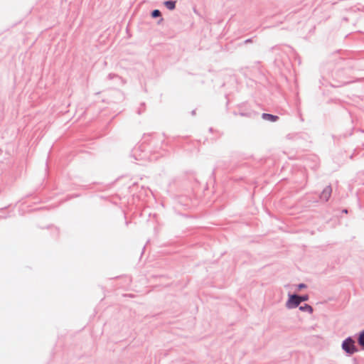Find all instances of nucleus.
<instances>
[{"label": "nucleus", "instance_id": "3", "mask_svg": "<svg viewBox=\"0 0 364 364\" xmlns=\"http://www.w3.org/2000/svg\"><path fill=\"white\" fill-rule=\"evenodd\" d=\"M332 193L331 186L326 187L321 194V198L325 201H327L330 198Z\"/></svg>", "mask_w": 364, "mask_h": 364}, {"label": "nucleus", "instance_id": "5", "mask_svg": "<svg viewBox=\"0 0 364 364\" xmlns=\"http://www.w3.org/2000/svg\"><path fill=\"white\" fill-rule=\"evenodd\" d=\"M164 5L169 10H173L176 7V1H166L164 2Z\"/></svg>", "mask_w": 364, "mask_h": 364}, {"label": "nucleus", "instance_id": "2", "mask_svg": "<svg viewBox=\"0 0 364 364\" xmlns=\"http://www.w3.org/2000/svg\"><path fill=\"white\" fill-rule=\"evenodd\" d=\"M307 300V296H297V295H291L290 297H289V299L288 301V306L289 307H296L297 306L299 305V304L301 302V301H306Z\"/></svg>", "mask_w": 364, "mask_h": 364}, {"label": "nucleus", "instance_id": "4", "mask_svg": "<svg viewBox=\"0 0 364 364\" xmlns=\"http://www.w3.org/2000/svg\"><path fill=\"white\" fill-rule=\"evenodd\" d=\"M262 118L265 120L275 122L278 119V117L270 114H263Z\"/></svg>", "mask_w": 364, "mask_h": 364}, {"label": "nucleus", "instance_id": "8", "mask_svg": "<svg viewBox=\"0 0 364 364\" xmlns=\"http://www.w3.org/2000/svg\"><path fill=\"white\" fill-rule=\"evenodd\" d=\"M300 309L301 310H308L309 311H312V308L309 305L306 304L304 306H301Z\"/></svg>", "mask_w": 364, "mask_h": 364}, {"label": "nucleus", "instance_id": "6", "mask_svg": "<svg viewBox=\"0 0 364 364\" xmlns=\"http://www.w3.org/2000/svg\"><path fill=\"white\" fill-rule=\"evenodd\" d=\"M358 343L364 348V331H363L360 334Z\"/></svg>", "mask_w": 364, "mask_h": 364}, {"label": "nucleus", "instance_id": "1", "mask_svg": "<svg viewBox=\"0 0 364 364\" xmlns=\"http://www.w3.org/2000/svg\"><path fill=\"white\" fill-rule=\"evenodd\" d=\"M342 348L346 353L350 354H353L357 350L355 346V342L350 338H348L343 341Z\"/></svg>", "mask_w": 364, "mask_h": 364}, {"label": "nucleus", "instance_id": "9", "mask_svg": "<svg viewBox=\"0 0 364 364\" xmlns=\"http://www.w3.org/2000/svg\"><path fill=\"white\" fill-rule=\"evenodd\" d=\"M304 287H305V285H304V284H300V285L299 286V287L300 289H301V288H304Z\"/></svg>", "mask_w": 364, "mask_h": 364}, {"label": "nucleus", "instance_id": "7", "mask_svg": "<svg viewBox=\"0 0 364 364\" xmlns=\"http://www.w3.org/2000/svg\"><path fill=\"white\" fill-rule=\"evenodd\" d=\"M161 15V12L159 10H154L153 11L151 16L154 18L158 17Z\"/></svg>", "mask_w": 364, "mask_h": 364}]
</instances>
